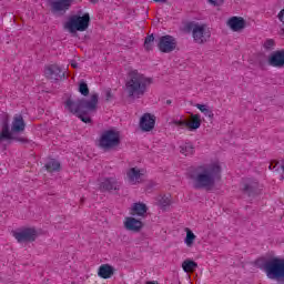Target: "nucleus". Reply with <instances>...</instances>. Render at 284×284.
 <instances>
[{
  "label": "nucleus",
  "mask_w": 284,
  "mask_h": 284,
  "mask_svg": "<svg viewBox=\"0 0 284 284\" xmlns=\"http://www.w3.org/2000/svg\"><path fill=\"white\" fill-rule=\"evenodd\" d=\"M221 165L219 163L203 164L190 172L195 190H212L216 181H221Z\"/></svg>",
  "instance_id": "nucleus-1"
},
{
  "label": "nucleus",
  "mask_w": 284,
  "mask_h": 284,
  "mask_svg": "<svg viewBox=\"0 0 284 284\" xmlns=\"http://www.w3.org/2000/svg\"><path fill=\"white\" fill-rule=\"evenodd\" d=\"M97 105H99V94L94 93L91 95L90 100L84 98L72 101L68 99L64 106L71 114H77L83 123H92V118H90L89 112H97Z\"/></svg>",
  "instance_id": "nucleus-2"
},
{
  "label": "nucleus",
  "mask_w": 284,
  "mask_h": 284,
  "mask_svg": "<svg viewBox=\"0 0 284 284\" xmlns=\"http://www.w3.org/2000/svg\"><path fill=\"white\" fill-rule=\"evenodd\" d=\"M130 80L125 83V90L130 99H141L148 90V85L152 83V78L139 73L134 70L129 73Z\"/></svg>",
  "instance_id": "nucleus-3"
},
{
  "label": "nucleus",
  "mask_w": 284,
  "mask_h": 284,
  "mask_svg": "<svg viewBox=\"0 0 284 284\" xmlns=\"http://www.w3.org/2000/svg\"><path fill=\"white\" fill-rule=\"evenodd\" d=\"M261 268L264 270L271 281H277L280 284L284 283V258L270 257L264 260Z\"/></svg>",
  "instance_id": "nucleus-4"
},
{
  "label": "nucleus",
  "mask_w": 284,
  "mask_h": 284,
  "mask_svg": "<svg viewBox=\"0 0 284 284\" xmlns=\"http://www.w3.org/2000/svg\"><path fill=\"white\" fill-rule=\"evenodd\" d=\"M90 13H83L82 10H79L77 14H72L68 18V21L64 23V30H68L71 34H77V32H85L90 28Z\"/></svg>",
  "instance_id": "nucleus-5"
},
{
  "label": "nucleus",
  "mask_w": 284,
  "mask_h": 284,
  "mask_svg": "<svg viewBox=\"0 0 284 284\" xmlns=\"http://www.w3.org/2000/svg\"><path fill=\"white\" fill-rule=\"evenodd\" d=\"M121 145V132L111 129L102 132L99 139V148L104 150V152H110L111 150H116Z\"/></svg>",
  "instance_id": "nucleus-6"
},
{
  "label": "nucleus",
  "mask_w": 284,
  "mask_h": 284,
  "mask_svg": "<svg viewBox=\"0 0 284 284\" xmlns=\"http://www.w3.org/2000/svg\"><path fill=\"white\" fill-rule=\"evenodd\" d=\"M186 30H189V32H192L193 39L195 43H199V45H203V43H207V41H210V38L212 37V31H210V28H207V24L189 22L186 23Z\"/></svg>",
  "instance_id": "nucleus-7"
},
{
  "label": "nucleus",
  "mask_w": 284,
  "mask_h": 284,
  "mask_svg": "<svg viewBox=\"0 0 284 284\" xmlns=\"http://www.w3.org/2000/svg\"><path fill=\"white\" fill-rule=\"evenodd\" d=\"M0 125V143H3V141H8V143H12V141H18V143H30L28 138L14 135V132L10 130V118H8V115L1 118Z\"/></svg>",
  "instance_id": "nucleus-8"
},
{
  "label": "nucleus",
  "mask_w": 284,
  "mask_h": 284,
  "mask_svg": "<svg viewBox=\"0 0 284 284\" xmlns=\"http://www.w3.org/2000/svg\"><path fill=\"white\" fill-rule=\"evenodd\" d=\"M178 45L179 42L172 36H162L160 37V40L158 42V48L160 52H163L164 54H170V52H174Z\"/></svg>",
  "instance_id": "nucleus-9"
},
{
  "label": "nucleus",
  "mask_w": 284,
  "mask_h": 284,
  "mask_svg": "<svg viewBox=\"0 0 284 284\" xmlns=\"http://www.w3.org/2000/svg\"><path fill=\"white\" fill-rule=\"evenodd\" d=\"M14 239L18 243H34L37 241V229L34 227H27L19 232H13Z\"/></svg>",
  "instance_id": "nucleus-10"
},
{
  "label": "nucleus",
  "mask_w": 284,
  "mask_h": 284,
  "mask_svg": "<svg viewBox=\"0 0 284 284\" xmlns=\"http://www.w3.org/2000/svg\"><path fill=\"white\" fill-rule=\"evenodd\" d=\"M74 0H54L50 2L52 14H58L63 17L70 8H72V2Z\"/></svg>",
  "instance_id": "nucleus-11"
},
{
  "label": "nucleus",
  "mask_w": 284,
  "mask_h": 284,
  "mask_svg": "<svg viewBox=\"0 0 284 284\" xmlns=\"http://www.w3.org/2000/svg\"><path fill=\"white\" fill-rule=\"evenodd\" d=\"M44 75L51 81H61V79H65V72H63V70H61V67H59L58 64H50L45 67Z\"/></svg>",
  "instance_id": "nucleus-12"
},
{
  "label": "nucleus",
  "mask_w": 284,
  "mask_h": 284,
  "mask_svg": "<svg viewBox=\"0 0 284 284\" xmlns=\"http://www.w3.org/2000/svg\"><path fill=\"white\" fill-rule=\"evenodd\" d=\"M156 125V116L151 113H144L140 119V130L142 132H152Z\"/></svg>",
  "instance_id": "nucleus-13"
},
{
  "label": "nucleus",
  "mask_w": 284,
  "mask_h": 284,
  "mask_svg": "<svg viewBox=\"0 0 284 284\" xmlns=\"http://www.w3.org/2000/svg\"><path fill=\"white\" fill-rule=\"evenodd\" d=\"M268 65L284 68V50L273 51L268 57Z\"/></svg>",
  "instance_id": "nucleus-14"
},
{
  "label": "nucleus",
  "mask_w": 284,
  "mask_h": 284,
  "mask_svg": "<svg viewBox=\"0 0 284 284\" xmlns=\"http://www.w3.org/2000/svg\"><path fill=\"white\" fill-rule=\"evenodd\" d=\"M124 227L129 232H141V230H143V222L141 220H136L135 217L129 216L125 217Z\"/></svg>",
  "instance_id": "nucleus-15"
},
{
  "label": "nucleus",
  "mask_w": 284,
  "mask_h": 284,
  "mask_svg": "<svg viewBox=\"0 0 284 284\" xmlns=\"http://www.w3.org/2000/svg\"><path fill=\"white\" fill-rule=\"evenodd\" d=\"M243 192L244 194H247V196H257V194H261V190L258 189V181L248 180L246 183H244Z\"/></svg>",
  "instance_id": "nucleus-16"
},
{
  "label": "nucleus",
  "mask_w": 284,
  "mask_h": 284,
  "mask_svg": "<svg viewBox=\"0 0 284 284\" xmlns=\"http://www.w3.org/2000/svg\"><path fill=\"white\" fill-rule=\"evenodd\" d=\"M121 187V184H119V181L114 178H106L104 179L100 184V190L102 192H112V190H119Z\"/></svg>",
  "instance_id": "nucleus-17"
},
{
  "label": "nucleus",
  "mask_w": 284,
  "mask_h": 284,
  "mask_svg": "<svg viewBox=\"0 0 284 284\" xmlns=\"http://www.w3.org/2000/svg\"><path fill=\"white\" fill-rule=\"evenodd\" d=\"M246 24L247 22H245V19L241 17H232L227 21V26L233 30V32H241V30H244Z\"/></svg>",
  "instance_id": "nucleus-18"
},
{
  "label": "nucleus",
  "mask_w": 284,
  "mask_h": 284,
  "mask_svg": "<svg viewBox=\"0 0 284 284\" xmlns=\"http://www.w3.org/2000/svg\"><path fill=\"white\" fill-rule=\"evenodd\" d=\"M130 214L131 216H141L142 219H145V215L148 214V205L143 202H135L130 210Z\"/></svg>",
  "instance_id": "nucleus-19"
},
{
  "label": "nucleus",
  "mask_w": 284,
  "mask_h": 284,
  "mask_svg": "<svg viewBox=\"0 0 284 284\" xmlns=\"http://www.w3.org/2000/svg\"><path fill=\"white\" fill-rule=\"evenodd\" d=\"M24 130L26 121L23 120V115H16L11 124V132H13V134H19V132H23Z\"/></svg>",
  "instance_id": "nucleus-20"
},
{
  "label": "nucleus",
  "mask_w": 284,
  "mask_h": 284,
  "mask_svg": "<svg viewBox=\"0 0 284 284\" xmlns=\"http://www.w3.org/2000/svg\"><path fill=\"white\" fill-rule=\"evenodd\" d=\"M100 278H112L114 276V267L110 264H102L98 270Z\"/></svg>",
  "instance_id": "nucleus-21"
},
{
  "label": "nucleus",
  "mask_w": 284,
  "mask_h": 284,
  "mask_svg": "<svg viewBox=\"0 0 284 284\" xmlns=\"http://www.w3.org/2000/svg\"><path fill=\"white\" fill-rule=\"evenodd\" d=\"M186 128L190 130V132L199 130V128H201V115L191 114L190 121L186 120Z\"/></svg>",
  "instance_id": "nucleus-22"
},
{
  "label": "nucleus",
  "mask_w": 284,
  "mask_h": 284,
  "mask_svg": "<svg viewBox=\"0 0 284 284\" xmlns=\"http://www.w3.org/2000/svg\"><path fill=\"white\" fill-rule=\"evenodd\" d=\"M196 267H199V264L192 260H185L182 263V270L186 272V274H191L194 272V270H196Z\"/></svg>",
  "instance_id": "nucleus-23"
},
{
  "label": "nucleus",
  "mask_w": 284,
  "mask_h": 284,
  "mask_svg": "<svg viewBox=\"0 0 284 284\" xmlns=\"http://www.w3.org/2000/svg\"><path fill=\"white\" fill-rule=\"evenodd\" d=\"M126 176H128L130 183H136V181H139V179H141V171L136 168H132L126 173Z\"/></svg>",
  "instance_id": "nucleus-24"
},
{
  "label": "nucleus",
  "mask_w": 284,
  "mask_h": 284,
  "mask_svg": "<svg viewBox=\"0 0 284 284\" xmlns=\"http://www.w3.org/2000/svg\"><path fill=\"white\" fill-rule=\"evenodd\" d=\"M159 205L163 212H166V210L172 205V195H163L159 200Z\"/></svg>",
  "instance_id": "nucleus-25"
},
{
  "label": "nucleus",
  "mask_w": 284,
  "mask_h": 284,
  "mask_svg": "<svg viewBox=\"0 0 284 284\" xmlns=\"http://www.w3.org/2000/svg\"><path fill=\"white\" fill-rule=\"evenodd\" d=\"M47 172H59L61 170V163L59 161L51 159L45 165H44Z\"/></svg>",
  "instance_id": "nucleus-26"
},
{
  "label": "nucleus",
  "mask_w": 284,
  "mask_h": 284,
  "mask_svg": "<svg viewBox=\"0 0 284 284\" xmlns=\"http://www.w3.org/2000/svg\"><path fill=\"white\" fill-rule=\"evenodd\" d=\"M181 154H184V156H190L191 154H194V145L192 143H185L180 146Z\"/></svg>",
  "instance_id": "nucleus-27"
},
{
  "label": "nucleus",
  "mask_w": 284,
  "mask_h": 284,
  "mask_svg": "<svg viewBox=\"0 0 284 284\" xmlns=\"http://www.w3.org/2000/svg\"><path fill=\"white\" fill-rule=\"evenodd\" d=\"M144 49L146 50V52L154 50V33H151L150 36L145 37Z\"/></svg>",
  "instance_id": "nucleus-28"
},
{
  "label": "nucleus",
  "mask_w": 284,
  "mask_h": 284,
  "mask_svg": "<svg viewBox=\"0 0 284 284\" xmlns=\"http://www.w3.org/2000/svg\"><path fill=\"white\" fill-rule=\"evenodd\" d=\"M196 239V235L190 230L186 229V237H185V244L187 247H192L194 245V240Z\"/></svg>",
  "instance_id": "nucleus-29"
},
{
  "label": "nucleus",
  "mask_w": 284,
  "mask_h": 284,
  "mask_svg": "<svg viewBox=\"0 0 284 284\" xmlns=\"http://www.w3.org/2000/svg\"><path fill=\"white\" fill-rule=\"evenodd\" d=\"M78 90L82 97H88V94H90V88H88V83L83 80L80 81Z\"/></svg>",
  "instance_id": "nucleus-30"
},
{
  "label": "nucleus",
  "mask_w": 284,
  "mask_h": 284,
  "mask_svg": "<svg viewBox=\"0 0 284 284\" xmlns=\"http://www.w3.org/2000/svg\"><path fill=\"white\" fill-rule=\"evenodd\" d=\"M172 123L178 128H187V120H173Z\"/></svg>",
  "instance_id": "nucleus-31"
},
{
  "label": "nucleus",
  "mask_w": 284,
  "mask_h": 284,
  "mask_svg": "<svg viewBox=\"0 0 284 284\" xmlns=\"http://www.w3.org/2000/svg\"><path fill=\"white\" fill-rule=\"evenodd\" d=\"M207 2L211 6L219 7V6H223V3H225V0H207Z\"/></svg>",
  "instance_id": "nucleus-32"
},
{
  "label": "nucleus",
  "mask_w": 284,
  "mask_h": 284,
  "mask_svg": "<svg viewBox=\"0 0 284 284\" xmlns=\"http://www.w3.org/2000/svg\"><path fill=\"white\" fill-rule=\"evenodd\" d=\"M264 48L265 50H270L271 48H274V40L273 39H268L264 42Z\"/></svg>",
  "instance_id": "nucleus-33"
},
{
  "label": "nucleus",
  "mask_w": 284,
  "mask_h": 284,
  "mask_svg": "<svg viewBox=\"0 0 284 284\" xmlns=\"http://www.w3.org/2000/svg\"><path fill=\"white\" fill-rule=\"evenodd\" d=\"M204 115L211 120L214 119V112H212V110H210V109L205 110Z\"/></svg>",
  "instance_id": "nucleus-34"
},
{
  "label": "nucleus",
  "mask_w": 284,
  "mask_h": 284,
  "mask_svg": "<svg viewBox=\"0 0 284 284\" xmlns=\"http://www.w3.org/2000/svg\"><path fill=\"white\" fill-rule=\"evenodd\" d=\"M277 19L284 24V8L278 12Z\"/></svg>",
  "instance_id": "nucleus-35"
},
{
  "label": "nucleus",
  "mask_w": 284,
  "mask_h": 284,
  "mask_svg": "<svg viewBox=\"0 0 284 284\" xmlns=\"http://www.w3.org/2000/svg\"><path fill=\"white\" fill-rule=\"evenodd\" d=\"M195 108H197V110H200V112H203V114L207 110V108H205L204 104H196Z\"/></svg>",
  "instance_id": "nucleus-36"
},
{
  "label": "nucleus",
  "mask_w": 284,
  "mask_h": 284,
  "mask_svg": "<svg viewBox=\"0 0 284 284\" xmlns=\"http://www.w3.org/2000/svg\"><path fill=\"white\" fill-rule=\"evenodd\" d=\"M112 99V90H108L105 93V101H110Z\"/></svg>",
  "instance_id": "nucleus-37"
},
{
  "label": "nucleus",
  "mask_w": 284,
  "mask_h": 284,
  "mask_svg": "<svg viewBox=\"0 0 284 284\" xmlns=\"http://www.w3.org/2000/svg\"><path fill=\"white\" fill-rule=\"evenodd\" d=\"M276 165H278V162L272 161L268 169L274 170V168H276Z\"/></svg>",
  "instance_id": "nucleus-38"
},
{
  "label": "nucleus",
  "mask_w": 284,
  "mask_h": 284,
  "mask_svg": "<svg viewBox=\"0 0 284 284\" xmlns=\"http://www.w3.org/2000/svg\"><path fill=\"white\" fill-rule=\"evenodd\" d=\"M71 65H72L74 69L79 68V63H77L74 60L71 61Z\"/></svg>",
  "instance_id": "nucleus-39"
},
{
  "label": "nucleus",
  "mask_w": 284,
  "mask_h": 284,
  "mask_svg": "<svg viewBox=\"0 0 284 284\" xmlns=\"http://www.w3.org/2000/svg\"><path fill=\"white\" fill-rule=\"evenodd\" d=\"M155 3H168L169 0H153Z\"/></svg>",
  "instance_id": "nucleus-40"
},
{
  "label": "nucleus",
  "mask_w": 284,
  "mask_h": 284,
  "mask_svg": "<svg viewBox=\"0 0 284 284\" xmlns=\"http://www.w3.org/2000/svg\"><path fill=\"white\" fill-rule=\"evenodd\" d=\"M90 3L97 4L99 2V0H89Z\"/></svg>",
  "instance_id": "nucleus-41"
},
{
  "label": "nucleus",
  "mask_w": 284,
  "mask_h": 284,
  "mask_svg": "<svg viewBox=\"0 0 284 284\" xmlns=\"http://www.w3.org/2000/svg\"><path fill=\"white\" fill-rule=\"evenodd\" d=\"M166 105H172V100H166Z\"/></svg>",
  "instance_id": "nucleus-42"
},
{
  "label": "nucleus",
  "mask_w": 284,
  "mask_h": 284,
  "mask_svg": "<svg viewBox=\"0 0 284 284\" xmlns=\"http://www.w3.org/2000/svg\"><path fill=\"white\" fill-rule=\"evenodd\" d=\"M280 34H281V37H284V29L280 30Z\"/></svg>",
  "instance_id": "nucleus-43"
},
{
  "label": "nucleus",
  "mask_w": 284,
  "mask_h": 284,
  "mask_svg": "<svg viewBox=\"0 0 284 284\" xmlns=\"http://www.w3.org/2000/svg\"><path fill=\"white\" fill-rule=\"evenodd\" d=\"M281 168H282V170H283V172H284V159L282 160Z\"/></svg>",
  "instance_id": "nucleus-44"
}]
</instances>
